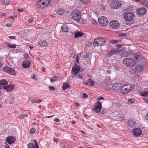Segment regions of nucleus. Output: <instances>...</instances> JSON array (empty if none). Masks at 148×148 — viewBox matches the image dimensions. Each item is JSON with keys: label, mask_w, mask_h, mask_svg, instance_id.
<instances>
[{"label": "nucleus", "mask_w": 148, "mask_h": 148, "mask_svg": "<svg viewBox=\"0 0 148 148\" xmlns=\"http://www.w3.org/2000/svg\"><path fill=\"white\" fill-rule=\"evenodd\" d=\"M104 98L103 97H100L97 99V105L93 107L92 109V110L95 112L96 113H98L100 112L101 108L102 105L101 102H99L101 100H103Z\"/></svg>", "instance_id": "f257e3e1"}, {"label": "nucleus", "mask_w": 148, "mask_h": 148, "mask_svg": "<svg viewBox=\"0 0 148 148\" xmlns=\"http://www.w3.org/2000/svg\"><path fill=\"white\" fill-rule=\"evenodd\" d=\"M123 64L126 66L132 67L135 65L136 63L134 60L129 58H126L123 60Z\"/></svg>", "instance_id": "f03ea898"}, {"label": "nucleus", "mask_w": 148, "mask_h": 148, "mask_svg": "<svg viewBox=\"0 0 148 148\" xmlns=\"http://www.w3.org/2000/svg\"><path fill=\"white\" fill-rule=\"evenodd\" d=\"M134 86L133 85L127 84L122 86L121 93L123 94H127L132 91L133 89Z\"/></svg>", "instance_id": "7ed1b4c3"}, {"label": "nucleus", "mask_w": 148, "mask_h": 148, "mask_svg": "<svg viewBox=\"0 0 148 148\" xmlns=\"http://www.w3.org/2000/svg\"><path fill=\"white\" fill-rule=\"evenodd\" d=\"M50 3L49 0H40L36 2L37 6L42 8L47 6Z\"/></svg>", "instance_id": "20e7f679"}, {"label": "nucleus", "mask_w": 148, "mask_h": 148, "mask_svg": "<svg viewBox=\"0 0 148 148\" xmlns=\"http://www.w3.org/2000/svg\"><path fill=\"white\" fill-rule=\"evenodd\" d=\"M105 42L106 40L104 39L101 38H98L94 40L93 45L95 47L101 46L103 45Z\"/></svg>", "instance_id": "39448f33"}, {"label": "nucleus", "mask_w": 148, "mask_h": 148, "mask_svg": "<svg viewBox=\"0 0 148 148\" xmlns=\"http://www.w3.org/2000/svg\"><path fill=\"white\" fill-rule=\"evenodd\" d=\"M72 16L74 19L75 21H78L81 18V14L80 12L77 10L73 11Z\"/></svg>", "instance_id": "423d86ee"}, {"label": "nucleus", "mask_w": 148, "mask_h": 148, "mask_svg": "<svg viewBox=\"0 0 148 148\" xmlns=\"http://www.w3.org/2000/svg\"><path fill=\"white\" fill-rule=\"evenodd\" d=\"M3 71L13 75H16V73L13 69L8 66L4 67L3 68Z\"/></svg>", "instance_id": "0eeeda50"}, {"label": "nucleus", "mask_w": 148, "mask_h": 148, "mask_svg": "<svg viewBox=\"0 0 148 148\" xmlns=\"http://www.w3.org/2000/svg\"><path fill=\"white\" fill-rule=\"evenodd\" d=\"M98 21L99 23L103 26L106 25L108 23L107 18L104 16L100 17L98 19Z\"/></svg>", "instance_id": "6e6552de"}, {"label": "nucleus", "mask_w": 148, "mask_h": 148, "mask_svg": "<svg viewBox=\"0 0 148 148\" xmlns=\"http://www.w3.org/2000/svg\"><path fill=\"white\" fill-rule=\"evenodd\" d=\"M80 71V66L76 63L74 64V66L72 68L71 71L73 75H76Z\"/></svg>", "instance_id": "1a4fd4ad"}, {"label": "nucleus", "mask_w": 148, "mask_h": 148, "mask_svg": "<svg viewBox=\"0 0 148 148\" xmlns=\"http://www.w3.org/2000/svg\"><path fill=\"white\" fill-rule=\"evenodd\" d=\"M134 14L132 12L126 13L124 16V17L126 21H129L132 20L134 17Z\"/></svg>", "instance_id": "9d476101"}, {"label": "nucleus", "mask_w": 148, "mask_h": 148, "mask_svg": "<svg viewBox=\"0 0 148 148\" xmlns=\"http://www.w3.org/2000/svg\"><path fill=\"white\" fill-rule=\"evenodd\" d=\"M110 27L112 28L116 29L119 27L120 24L118 21L114 20L110 22Z\"/></svg>", "instance_id": "9b49d317"}, {"label": "nucleus", "mask_w": 148, "mask_h": 148, "mask_svg": "<svg viewBox=\"0 0 148 148\" xmlns=\"http://www.w3.org/2000/svg\"><path fill=\"white\" fill-rule=\"evenodd\" d=\"M123 85L120 83H116L112 86L113 89L116 92H119L121 90V92Z\"/></svg>", "instance_id": "f8f14e48"}, {"label": "nucleus", "mask_w": 148, "mask_h": 148, "mask_svg": "<svg viewBox=\"0 0 148 148\" xmlns=\"http://www.w3.org/2000/svg\"><path fill=\"white\" fill-rule=\"evenodd\" d=\"M14 88V86L13 84H10L3 86V88L6 90L8 92H11L12 91Z\"/></svg>", "instance_id": "ddd939ff"}, {"label": "nucleus", "mask_w": 148, "mask_h": 148, "mask_svg": "<svg viewBox=\"0 0 148 148\" xmlns=\"http://www.w3.org/2000/svg\"><path fill=\"white\" fill-rule=\"evenodd\" d=\"M142 131L140 129L137 128L133 130L132 133L134 136H138L141 134Z\"/></svg>", "instance_id": "4468645a"}, {"label": "nucleus", "mask_w": 148, "mask_h": 148, "mask_svg": "<svg viewBox=\"0 0 148 148\" xmlns=\"http://www.w3.org/2000/svg\"><path fill=\"white\" fill-rule=\"evenodd\" d=\"M30 62L29 60H23L22 63V66L24 68H28L30 64Z\"/></svg>", "instance_id": "2eb2a0df"}, {"label": "nucleus", "mask_w": 148, "mask_h": 148, "mask_svg": "<svg viewBox=\"0 0 148 148\" xmlns=\"http://www.w3.org/2000/svg\"><path fill=\"white\" fill-rule=\"evenodd\" d=\"M6 140L7 142L10 144L14 143L16 140L15 138L13 136H9L7 138Z\"/></svg>", "instance_id": "dca6fc26"}, {"label": "nucleus", "mask_w": 148, "mask_h": 148, "mask_svg": "<svg viewBox=\"0 0 148 148\" xmlns=\"http://www.w3.org/2000/svg\"><path fill=\"white\" fill-rule=\"evenodd\" d=\"M137 11L138 14L140 16H143L146 12V9L143 8H140Z\"/></svg>", "instance_id": "f3484780"}, {"label": "nucleus", "mask_w": 148, "mask_h": 148, "mask_svg": "<svg viewBox=\"0 0 148 148\" xmlns=\"http://www.w3.org/2000/svg\"><path fill=\"white\" fill-rule=\"evenodd\" d=\"M121 4L117 1H116L113 2L112 5V8L114 9H118L121 6Z\"/></svg>", "instance_id": "a211bd4d"}, {"label": "nucleus", "mask_w": 148, "mask_h": 148, "mask_svg": "<svg viewBox=\"0 0 148 148\" xmlns=\"http://www.w3.org/2000/svg\"><path fill=\"white\" fill-rule=\"evenodd\" d=\"M35 142V144L32 143H30L28 145V148H39L37 142L34 140Z\"/></svg>", "instance_id": "6ab92c4d"}, {"label": "nucleus", "mask_w": 148, "mask_h": 148, "mask_svg": "<svg viewBox=\"0 0 148 148\" xmlns=\"http://www.w3.org/2000/svg\"><path fill=\"white\" fill-rule=\"evenodd\" d=\"M94 82L91 79H89L86 82L85 84L86 85L90 86H92L94 84Z\"/></svg>", "instance_id": "aec40b11"}, {"label": "nucleus", "mask_w": 148, "mask_h": 148, "mask_svg": "<svg viewBox=\"0 0 148 148\" xmlns=\"http://www.w3.org/2000/svg\"><path fill=\"white\" fill-rule=\"evenodd\" d=\"M39 46L42 47H45L48 45V43L46 40H42L40 41L39 42Z\"/></svg>", "instance_id": "412c9836"}, {"label": "nucleus", "mask_w": 148, "mask_h": 148, "mask_svg": "<svg viewBox=\"0 0 148 148\" xmlns=\"http://www.w3.org/2000/svg\"><path fill=\"white\" fill-rule=\"evenodd\" d=\"M84 33L80 32H75L74 34L75 38H77L82 37L83 36Z\"/></svg>", "instance_id": "4be33fe9"}, {"label": "nucleus", "mask_w": 148, "mask_h": 148, "mask_svg": "<svg viewBox=\"0 0 148 148\" xmlns=\"http://www.w3.org/2000/svg\"><path fill=\"white\" fill-rule=\"evenodd\" d=\"M64 13V9L60 8L56 11L57 14L59 15H62Z\"/></svg>", "instance_id": "5701e85b"}, {"label": "nucleus", "mask_w": 148, "mask_h": 148, "mask_svg": "<svg viewBox=\"0 0 148 148\" xmlns=\"http://www.w3.org/2000/svg\"><path fill=\"white\" fill-rule=\"evenodd\" d=\"M62 30L63 32H67L68 30V27L66 25H63L62 27Z\"/></svg>", "instance_id": "b1692460"}, {"label": "nucleus", "mask_w": 148, "mask_h": 148, "mask_svg": "<svg viewBox=\"0 0 148 148\" xmlns=\"http://www.w3.org/2000/svg\"><path fill=\"white\" fill-rule=\"evenodd\" d=\"M127 123L130 126L132 127L134 125L135 122L133 121L130 120L127 121Z\"/></svg>", "instance_id": "393cba45"}, {"label": "nucleus", "mask_w": 148, "mask_h": 148, "mask_svg": "<svg viewBox=\"0 0 148 148\" xmlns=\"http://www.w3.org/2000/svg\"><path fill=\"white\" fill-rule=\"evenodd\" d=\"M69 83L64 84L62 86V89L63 90H66L70 87Z\"/></svg>", "instance_id": "a878e982"}, {"label": "nucleus", "mask_w": 148, "mask_h": 148, "mask_svg": "<svg viewBox=\"0 0 148 148\" xmlns=\"http://www.w3.org/2000/svg\"><path fill=\"white\" fill-rule=\"evenodd\" d=\"M8 83V82L4 79L0 80V85H6Z\"/></svg>", "instance_id": "bb28decb"}, {"label": "nucleus", "mask_w": 148, "mask_h": 148, "mask_svg": "<svg viewBox=\"0 0 148 148\" xmlns=\"http://www.w3.org/2000/svg\"><path fill=\"white\" fill-rule=\"evenodd\" d=\"M7 46L10 48L15 49L16 48V45L15 44L8 43L7 45Z\"/></svg>", "instance_id": "cd10ccee"}, {"label": "nucleus", "mask_w": 148, "mask_h": 148, "mask_svg": "<svg viewBox=\"0 0 148 148\" xmlns=\"http://www.w3.org/2000/svg\"><path fill=\"white\" fill-rule=\"evenodd\" d=\"M81 2L83 4H87L89 2L90 0H80Z\"/></svg>", "instance_id": "c85d7f7f"}, {"label": "nucleus", "mask_w": 148, "mask_h": 148, "mask_svg": "<svg viewBox=\"0 0 148 148\" xmlns=\"http://www.w3.org/2000/svg\"><path fill=\"white\" fill-rule=\"evenodd\" d=\"M141 96H142L147 97L148 96V91L141 92Z\"/></svg>", "instance_id": "c756f323"}, {"label": "nucleus", "mask_w": 148, "mask_h": 148, "mask_svg": "<svg viewBox=\"0 0 148 148\" xmlns=\"http://www.w3.org/2000/svg\"><path fill=\"white\" fill-rule=\"evenodd\" d=\"M136 69L137 71L139 72H141L143 70V67L140 66H138L136 67Z\"/></svg>", "instance_id": "7c9ffc66"}, {"label": "nucleus", "mask_w": 148, "mask_h": 148, "mask_svg": "<svg viewBox=\"0 0 148 148\" xmlns=\"http://www.w3.org/2000/svg\"><path fill=\"white\" fill-rule=\"evenodd\" d=\"M10 2V0H3V3L5 5H9Z\"/></svg>", "instance_id": "2f4dec72"}, {"label": "nucleus", "mask_w": 148, "mask_h": 148, "mask_svg": "<svg viewBox=\"0 0 148 148\" xmlns=\"http://www.w3.org/2000/svg\"><path fill=\"white\" fill-rule=\"evenodd\" d=\"M141 4L145 5L146 7L148 6V1L146 0H144L141 2Z\"/></svg>", "instance_id": "473e14b6"}, {"label": "nucleus", "mask_w": 148, "mask_h": 148, "mask_svg": "<svg viewBox=\"0 0 148 148\" xmlns=\"http://www.w3.org/2000/svg\"><path fill=\"white\" fill-rule=\"evenodd\" d=\"M128 102L129 103H133L135 102V100L133 99H128Z\"/></svg>", "instance_id": "72a5a7b5"}, {"label": "nucleus", "mask_w": 148, "mask_h": 148, "mask_svg": "<svg viewBox=\"0 0 148 148\" xmlns=\"http://www.w3.org/2000/svg\"><path fill=\"white\" fill-rule=\"evenodd\" d=\"M58 79V77L56 76H55L51 78L50 80L51 82H52L55 81L57 80Z\"/></svg>", "instance_id": "f704fd0d"}, {"label": "nucleus", "mask_w": 148, "mask_h": 148, "mask_svg": "<svg viewBox=\"0 0 148 148\" xmlns=\"http://www.w3.org/2000/svg\"><path fill=\"white\" fill-rule=\"evenodd\" d=\"M42 101L40 99H36L33 100V103H38Z\"/></svg>", "instance_id": "c9c22d12"}, {"label": "nucleus", "mask_w": 148, "mask_h": 148, "mask_svg": "<svg viewBox=\"0 0 148 148\" xmlns=\"http://www.w3.org/2000/svg\"><path fill=\"white\" fill-rule=\"evenodd\" d=\"M36 130L35 127H33L31 128L30 130V133L31 134H34L35 131Z\"/></svg>", "instance_id": "e433bc0d"}, {"label": "nucleus", "mask_w": 148, "mask_h": 148, "mask_svg": "<svg viewBox=\"0 0 148 148\" xmlns=\"http://www.w3.org/2000/svg\"><path fill=\"white\" fill-rule=\"evenodd\" d=\"M119 41V40H112L110 41V42L112 43L115 44L118 42Z\"/></svg>", "instance_id": "4c0bfd02"}, {"label": "nucleus", "mask_w": 148, "mask_h": 148, "mask_svg": "<svg viewBox=\"0 0 148 148\" xmlns=\"http://www.w3.org/2000/svg\"><path fill=\"white\" fill-rule=\"evenodd\" d=\"M27 114H24L23 115L19 116V117L21 118H23L25 117H27Z\"/></svg>", "instance_id": "58836bf2"}, {"label": "nucleus", "mask_w": 148, "mask_h": 148, "mask_svg": "<svg viewBox=\"0 0 148 148\" xmlns=\"http://www.w3.org/2000/svg\"><path fill=\"white\" fill-rule=\"evenodd\" d=\"M77 77L78 78L81 79L83 78V76L82 74H79L77 75Z\"/></svg>", "instance_id": "ea45409f"}, {"label": "nucleus", "mask_w": 148, "mask_h": 148, "mask_svg": "<svg viewBox=\"0 0 148 148\" xmlns=\"http://www.w3.org/2000/svg\"><path fill=\"white\" fill-rule=\"evenodd\" d=\"M79 57L77 55L76 56V61L77 63H79Z\"/></svg>", "instance_id": "a19ab883"}, {"label": "nucleus", "mask_w": 148, "mask_h": 148, "mask_svg": "<svg viewBox=\"0 0 148 148\" xmlns=\"http://www.w3.org/2000/svg\"><path fill=\"white\" fill-rule=\"evenodd\" d=\"M82 97L83 98L85 99L88 98V96L86 94L84 93L82 94Z\"/></svg>", "instance_id": "79ce46f5"}, {"label": "nucleus", "mask_w": 148, "mask_h": 148, "mask_svg": "<svg viewBox=\"0 0 148 148\" xmlns=\"http://www.w3.org/2000/svg\"><path fill=\"white\" fill-rule=\"evenodd\" d=\"M49 89L50 90H55V88H54L52 86H49Z\"/></svg>", "instance_id": "37998d69"}, {"label": "nucleus", "mask_w": 148, "mask_h": 148, "mask_svg": "<svg viewBox=\"0 0 148 148\" xmlns=\"http://www.w3.org/2000/svg\"><path fill=\"white\" fill-rule=\"evenodd\" d=\"M9 38L11 39H14L16 40V37L14 36H10L9 37Z\"/></svg>", "instance_id": "c03bdc74"}, {"label": "nucleus", "mask_w": 148, "mask_h": 148, "mask_svg": "<svg viewBox=\"0 0 148 148\" xmlns=\"http://www.w3.org/2000/svg\"><path fill=\"white\" fill-rule=\"evenodd\" d=\"M116 51H114L110 52L109 54V55L110 56L114 54V53H115Z\"/></svg>", "instance_id": "a18cd8bd"}, {"label": "nucleus", "mask_w": 148, "mask_h": 148, "mask_svg": "<svg viewBox=\"0 0 148 148\" xmlns=\"http://www.w3.org/2000/svg\"><path fill=\"white\" fill-rule=\"evenodd\" d=\"M54 121H56L57 122H60V120L59 119H58L57 118H55L54 119Z\"/></svg>", "instance_id": "49530a36"}, {"label": "nucleus", "mask_w": 148, "mask_h": 148, "mask_svg": "<svg viewBox=\"0 0 148 148\" xmlns=\"http://www.w3.org/2000/svg\"><path fill=\"white\" fill-rule=\"evenodd\" d=\"M143 100L145 102L148 103V99H147V98H145L143 99Z\"/></svg>", "instance_id": "de8ad7c7"}, {"label": "nucleus", "mask_w": 148, "mask_h": 148, "mask_svg": "<svg viewBox=\"0 0 148 148\" xmlns=\"http://www.w3.org/2000/svg\"><path fill=\"white\" fill-rule=\"evenodd\" d=\"M11 25H12L11 24H9V23H7L5 25L6 26H7V27H10L11 26Z\"/></svg>", "instance_id": "09e8293b"}, {"label": "nucleus", "mask_w": 148, "mask_h": 148, "mask_svg": "<svg viewBox=\"0 0 148 148\" xmlns=\"http://www.w3.org/2000/svg\"><path fill=\"white\" fill-rule=\"evenodd\" d=\"M3 65V62L0 61V68H1Z\"/></svg>", "instance_id": "8fccbe9b"}, {"label": "nucleus", "mask_w": 148, "mask_h": 148, "mask_svg": "<svg viewBox=\"0 0 148 148\" xmlns=\"http://www.w3.org/2000/svg\"><path fill=\"white\" fill-rule=\"evenodd\" d=\"M145 118V119L148 121V113L146 115Z\"/></svg>", "instance_id": "3c124183"}, {"label": "nucleus", "mask_w": 148, "mask_h": 148, "mask_svg": "<svg viewBox=\"0 0 148 148\" xmlns=\"http://www.w3.org/2000/svg\"><path fill=\"white\" fill-rule=\"evenodd\" d=\"M5 148H10L9 146L6 143V145H5Z\"/></svg>", "instance_id": "603ef678"}, {"label": "nucleus", "mask_w": 148, "mask_h": 148, "mask_svg": "<svg viewBox=\"0 0 148 148\" xmlns=\"http://www.w3.org/2000/svg\"><path fill=\"white\" fill-rule=\"evenodd\" d=\"M33 21V20L32 19H29L28 21V22L29 23H31Z\"/></svg>", "instance_id": "864d4df0"}, {"label": "nucleus", "mask_w": 148, "mask_h": 148, "mask_svg": "<svg viewBox=\"0 0 148 148\" xmlns=\"http://www.w3.org/2000/svg\"><path fill=\"white\" fill-rule=\"evenodd\" d=\"M17 11H19L20 12H22L23 11V10L22 9H18Z\"/></svg>", "instance_id": "5fc2aeb1"}, {"label": "nucleus", "mask_w": 148, "mask_h": 148, "mask_svg": "<svg viewBox=\"0 0 148 148\" xmlns=\"http://www.w3.org/2000/svg\"><path fill=\"white\" fill-rule=\"evenodd\" d=\"M79 104L78 103H75V106H79Z\"/></svg>", "instance_id": "6e6d98bb"}, {"label": "nucleus", "mask_w": 148, "mask_h": 148, "mask_svg": "<svg viewBox=\"0 0 148 148\" xmlns=\"http://www.w3.org/2000/svg\"><path fill=\"white\" fill-rule=\"evenodd\" d=\"M54 115H52V116H47L46 117V118H51Z\"/></svg>", "instance_id": "4d7b16f0"}, {"label": "nucleus", "mask_w": 148, "mask_h": 148, "mask_svg": "<svg viewBox=\"0 0 148 148\" xmlns=\"http://www.w3.org/2000/svg\"><path fill=\"white\" fill-rule=\"evenodd\" d=\"M9 18L12 19H13L14 18V16H10Z\"/></svg>", "instance_id": "13d9d810"}, {"label": "nucleus", "mask_w": 148, "mask_h": 148, "mask_svg": "<svg viewBox=\"0 0 148 148\" xmlns=\"http://www.w3.org/2000/svg\"><path fill=\"white\" fill-rule=\"evenodd\" d=\"M54 141L56 142H57L58 141V139L57 138H54Z\"/></svg>", "instance_id": "bf43d9fd"}, {"label": "nucleus", "mask_w": 148, "mask_h": 148, "mask_svg": "<svg viewBox=\"0 0 148 148\" xmlns=\"http://www.w3.org/2000/svg\"><path fill=\"white\" fill-rule=\"evenodd\" d=\"M83 54V52H82V53H81L80 54H79V55L80 56H82V55Z\"/></svg>", "instance_id": "052dcab7"}, {"label": "nucleus", "mask_w": 148, "mask_h": 148, "mask_svg": "<svg viewBox=\"0 0 148 148\" xmlns=\"http://www.w3.org/2000/svg\"><path fill=\"white\" fill-rule=\"evenodd\" d=\"M5 13H3L1 14V16H4L5 15Z\"/></svg>", "instance_id": "680f3d73"}, {"label": "nucleus", "mask_w": 148, "mask_h": 148, "mask_svg": "<svg viewBox=\"0 0 148 148\" xmlns=\"http://www.w3.org/2000/svg\"><path fill=\"white\" fill-rule=\"evenodd\" d=\"M29 47L31 49H32L33 48V47L29 46Z\"/></svg>", "instance_id": "e2e57ef3"}, {"label": "nucleus", "mask_w": 148, "mask_h": 148, "mask_svg": "<svg viewBox=\"0 0 148 148\" xmlns=\"http://www.w3.org/2000/svg\"><path fill=\"white\" fill-rule=\"evenodd\" d=\"M93 21V24H96V21Z\"/></svg>", "instance_id": "0e129e2a"}, {"label": "nucleus", "mask_w": 148, "mask_h": 148, "mask_svg": "<svg viewBox=\"0 0 148 148\" xmlns=\"http://www.w3.org/2000/svg\"><path fill=\"white\" fill-rule=\"evenodd\" d=\"M28 55H26L25 57H26L27 58H28Z\"/></svg>", "instance_id": "69168bd1"}, {"label": "nucleus", "mask_w": 148, "mask_h": 148, "mask_svg": "<svg viewBox=\"0 0 148 148\" xmlns=\"http://www.w3.org/2000/svg\"><path fill=\"white\" fill-rule=\"evenodd\" d=\"M2 105L0 104V108L1 107Z\"/></svg>", "instance_id": "338daca9"}, {"label": "nucleus", "mask_w": 148, "mask_h": 148, "mask_svg": "<svg viewBox=\"0 0 148 148\" xmlns=\"http://www.w3.org/2000/svg\"><path fill=\"white\" fill-rule=\"evenodd\" d=\"M80 148H84V147H80Z\"/></svg>", "instance_id": "774afa93"}]
</instances>
